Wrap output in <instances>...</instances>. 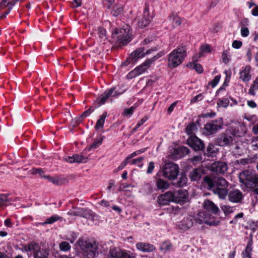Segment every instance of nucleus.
I'll use <instances>...</instances> for the list:
<instances>
[{
	"label": "nucleus",
	"instance_id": "obj_26",
	"mask_svg": "<svg viewBox=\"0 0 258 258\" xmlns=\"http://www.w3.org/2000/svg\"><path fill=\"white\" fill-rule=\"evenodd\" d=\"M205 210L209 212L216 214L219 211L218 207L211 201L205 200L203 204Z\"/></svg>",
	"mask_w": 258,
	"mask_h": 258
},
{
	"label": "nucleus",
	"instance_id": "obj_16",
	"mask_svg": "<svg viewBox=\"0 0 258 258\" xmlns=\"http://www.w3.org/2000/svg\"><path fill=\"white\" fill-rule=\"evenodd\" d=\"M187 143L195 151L202 150L204 147L202 141L196 136L189 137L187 140Z\"/></svg>",
	"mask_w": 258,
	"mask_h": 258
},
{
	"label": "nucleus",
	"instance_id": "obj_4",
	"mask_svg": "<svg viewBox=\"0 0 258 258\" xmlns=\"http://www.w3.org/2000/svg\"><path fill=\"white\" fill-rule=\"evenodd\" d=\"M239 178L240 182L247 188H253L258 185V175L252 170H246L241 172Z\"/></svg>",
	"mask_w": 258,
	"mask_h": 258
},
{
	"label": "nucleus",
	"instance_id": "obj_19",
	"mask_svg": "<svg viewBox=\"0 0 258 258\" xmlns=\"http://www.w3.org/2000/svg\"><path fill=\"white\" fill-rule=\"evenodd\" d=\"M194 217L189 216L184 218L181 221H180L177 226L182 230H186L192 226L194 224V221L195 220Z\"/></svg>",
	"mask_w": 258,
	"mask_h": 258
},
{
	"label": "nucleus",
	"instance_id": "obj_44",
	"mask_svg": "<svg viewBox=\"0 0 258 258\" xmlns=\"http://www.w3.org/2000/svg\"><path fill=\"white\" fill-rule=\"evenodd\" d=\"M48 252L44 249L41 248L40 250L35 255L34 258H48Z\"/></svg>",
	"mask_w": 258,
	"mask_h": 258
},
{
	"label": "nucleus",
	"instance_id": "obj_52",
	"mask_svg": "<svg viewBox=\"0 0 258 258\" xmlns=\"http://www.w3.org/2000/svg\"><path fill=\"white\" fill-rule=\"evenodd\" d=\"M229 101L228 99H222L219 100L217 102V105L219 107H226L229 104Z\"/></svg>",
	"mask_w": 258,
	"mask_h": 258
},
{
	"label": "nucleus",
	"instance_id": "obj_58",
	"mask_svg": "<svg viewBox=\"0 0 258 258\" xmlns=\"http://www.w3.org/2000/svg\"><path fill=\"white\" fill-rule=\"evenodd\" d=\"M203 99V96L202 93H200L196 96H195L193 98H192L190 100V103H194L199 102V101L202 100Z\"/></svg>",
	"mask_w": 258,
	"mask_h": 258
},
{
	"label": "nucleus",
	"instance_id": "obj_3",
	"mask_svg": "<svg viewBox=\"0 0 258 258\" xmlns=\"http://www.w3.org/2000/svg\"><path fill=\"white\" fill-rule=\"evenodd\" d=\"M186 55V48L180 46L174 49L168 55V66L174 68L179 66L183 61Z\"/></svg>",
	"mask_w": 258,
	"mask_h": 258
},
{
	"label": "nucleus",
	"instance_id": "obj_46",
	"mask_svg": "<svg viewBox=\"0 0 258 258\" xmlns=\"http://www.w3.org/2000/svg\"><path fill=\"white\" fill-rule=\"evenodd\" d=\"M18 1V0H3L0 4V8L2 9L8 6H10L11 7L13 6Z\"/></svg>",
	"mask_w": 258,
	"mask_h": 258
},
{
	"label": "nucleus",
	"instance_id": "obj_25",
	"mask_svg": "<svg viewBox=\"0 0 258 258\" xmlns=\"http://www.w3.org/2000/svg\"><path fill=\"white\" fill-rule=\"evenodd\" d=\"M40 249L41 247L39 245L34 242H32L28 245H25L24 247V250L28 253V254H33L34 257H35L36 253H37Z\"/></svg>",
	"mask_w": 258,
	"mask_h": 258
},
{
	"label": "nucleus",
	"instance_id": "obj_29",
	"mask_svg": "<svg viewBox=\"0 0 258 258\" xmlns=\"http://www.w3.org/2000/svg\"><path fill=\"white\" fill-rule=\"evenodd\" d=\"M44 178L47 179L50 182L56 185H61L64 184L67 180L60 177H50L49 175H45Z\"/></svg>",
	"mask_w": 258,
	"mask_h": 258
},
{
	"label": "nucleus",
	"instance_id": "obj_62",
	"mask_svg": "<svg viewBox=\"0 0 258 258\" xmlns=\"http://www.w3.org/2000/svg\"><path fill=\"white\" fill-rule=\"evenodd\" d=\"M155 167V164L153 162H150L147 170V173L151 174L153 172Z\"/></svg>",
	"mask_w": 258,
	"mask_h": 258
},
{
	"label": "nucleus",
	"instance_id": "obj_2",
	"mask_svg": "<svg viewBox=\"0 0 258 258\" xmlns=\"http://www.w3.org/2000/svg\"><path fill=\"white\" fill-rule=\"evenodd\" d=\"M77 243L87 258H95L98 254V244L96 241L80 238Z\"/></svg>",
	"mask_w": 258,
	"mask_h": 258
},
{
	"label": "nucleus",
	"instance_id": "obj_63",
	"mask_svg": "<svg viewBox=\"0 0 258 258\" xmlns=\"http://www.w3.org/2000/svg\"><path fill=\"white\" fill-rule=\"evenodd\" d=\"M242 45V42L238 40H234L232 43V47L236 49L239 48Z\"/></svg>",
	"mask_w": 258,
	"mask_h": 258
},
{
	"label": "nucleus",
	"instance_id": "obj_6",
	"mask_svg": "<svg viewBox=\"0 0 258 258\" xmlns=\"http://www.w3.org/2000/svg\"><path fill=\"white\" fill-rule=\"evenodd\" d=\"M68 214L72 216H80L92 221H97L99 220V217L98 215L95 214L92 211L87 209H75L69 212Z\"/></svg>",
	"mask_w": 258,
	"mask_h": 258
},
{
	"label": "nucleus",
	"instance_id": "obj_11",
	"mask_svg": "<svg viewBox=\"0 0 258 258\" xmlns=\"http://www.w3.org/2000/svg\"><path fill=\"white\" fill-rule=\"evenodd\" d=\"M223 124L222 118L211 121L205 125V128L209 134H212L221 128Z\"/></svg>",
	"mask_w": 258,
	"mask_h": 258
},
{
	"label": "nucleus",
	"instance_id": "obj_38",
	"mask_svg": "<svg viewBox=\"0 0 258 258\" xmlns=\"http://www.w3.org/2000/svg\"><path fill=\"white\" fill-rule=\"evenodd\" d=\"M217 148L212 144H209L207 149L206 154L209 156H214L217 152Z\"/></svg>",
	"mask_w": 258,
	"mask_h": 258
},
{
	"label": "nucleus",
	"instance_id": "obj_60",
	"mask_svg": "<svg viewBox=\"0 0 258 258\" xmlns=\"http://www.w3.org/2000/svg\"><path fill=\"white\" fill-rule=\"evenodd\" d=\"M251 145L253 150H258V137L254 138L252 140Z\"/></svg>",
	"mask_w": 258,
	"mask_h": 258
},
{
	"label": "nucleus",
	"instance_id": "obj_31",
	"mask_svg": "<svg viewBox=\"0 0 258 258\" xmlns=\"http://www.w3.org/2000/svg\"><path fill=\"white\" fill-rule=\"evenodd\" d=\"M107 116V113L106 112H103V113L100 116L99 118L97 121L95 125V128L96 130L98 131L103 128L105 120Z\"/></svg>",
	"mask_w": 258,
	"mask_h": 258
},
{
	"label": "nucleus",
	"instance_id": "obj_39",
	"mask_svg": "<svg viewBox=\"0 0 258 258\" xmlns=\"http://www.w3.org/2000/svg\"><path fill=\"white\" fill-rule=\"evenodd\" d=\"M190 69L195 70L198 73H202L203 71L202 66L197 63H189L187 66Z\"/></svg>",
	"mask_w": 258,
	"mask_h": 258
},
{
	"label": "nucleus",
	"instance_id": "obj_30",
	"mask_svg": "<svg viewBox=\"0 0 258 258\" xmlns=\"http://www.w3.org/2000/svg\"><path fill=\"white\" fill-rule=\"evenodd\" d=\"M212 48L210 45L208 44H203L199 48V57H202L206 55L207 53H211Z\"/></svg>",
	"mask_w": 258,
	"mask_h": 258
},
{
	"label": "nucleus",
	"instance_id": "obj_36",
	"mask_svg": "<svg viewBox=\"0 0 258 258\" xmlns=\"http://www.w3.org/2000/svg\"><path fill=\"white\" fill-rule=\"evenodd\" d=\"M187 181V178L186 176L184 174H181L176 182L172 183L173 185L175 186H183L185 185Z\"/></svg>",
	"mask_w": 258,
	"mask_h": 258
},
{
	"label": "nucleus",
	"instance_id": "obj_40",
	"mask_svg": "<svg viewBox=\"0 0 258 258\" xmlns=\"http://www.w3.org/2000/svg\"><path fill=\"white\" fill-rule=\"evenodd\" d=\"M144 160V158L143 157H140L139 158L131 159L130 162H128V163H130L133 165H136L140 168H142L143 166V161Z\"/></svg>",
	"mask_w": 258,
	"mask_h": 258
},
{
	"label": "nucleus",
	"instance_id": "obj_45",
	"mask_svg": "<svg viewBox=\"0 0 258 258\" xmlns=\"http://www.w3.org/2000/svg\"><path fill=\"white\" fill-rule=\"evenodd\" d=\"M123 11V8L120 5H116L113 7L111 14L113 16L117 17Z\"/></svg>",
	"mask_w": 258,
	"mask_h": 258
},
{
	"label": "nucleus",
	"instance_id": "obj_14",
	"mask_svg": "<svg viewBox=\"0 0 258 258\" xmlns=\"http://www.w3.org/2000/svg\"><path fill=\"white\" fill-rule=\"evenodd\" d=\"M145 56V48L144 47H140L135 50L130 54L127 58V61L128 62H134L135 63L139 59L143 58Z\"/></svg>",
	"mask_w": 258,
	"mask_h": 258
},
{
	"label": "nucleus",
	"instance_id": "obj_32",
	"mask_svg": "<svg viewBox=\"0 0 258 258\" xmlns=\"http://www.w3.org/2000/svg\"><path fill=\"white\" fill-rule=\"evenodd\" d=\"M252 249V240L250 238L247 242V246L244 251L243 252V258H251V251Z\"/></svg>",
	"mask_w": 258,
	"mask_h": 258
},
{
	"label": "nucleus",
	"instance_id": "obj_48",
	"mask_svg": "<svg viewBox=\"0 0 258 258\" xmlns=\"http://www.w3.org/2000/svg\"><path fill=\"white\" fill-rule=\"evenodd\" d=\"M145 151V149H140L137 151H135L134 152L132 153L131 154L128 155L125 159L130 162V160L132 159L133 158L135 157V156L139 155L141 154V153L144 152Z\"/></svg>",
	"mask_w": 258,
	"mask_h": 258
},
{
	"label": "nucleus",
	"instance_id": "obj_47",
	"mask_svg": "<svg viewBox=\"0 0 258 258\" xmlns=\"http://www.w3.org/2000/svg\"><path fill=\"white\" fill-rule=\"evenodd\" d=\"M102 142V138H97L96 139L93 143L91 145V146L89 147L88 150L90 151L92 149H96L98 148Z\"/></svg>",
	"mask_w": 258,
	"mask_h": 258
},
{
	"label": "nucleus",
	"instance_id": "obj_57",
	"mask_svg": "<svg viewBox=\"0 0 258 258\" xmlns=\"http://www.w3.org/2000/svg\"><path fill=\"white\" fill-rule=\"evenodd\" d=\"M220 78L221 76L220 75H217L215 76L213 81L210 83V85L212 87H215L218 84L220 80Z\"/></svg>",
	"mask_w": 258,
	"mask_h": 258
},
{
	"label": "nucleus",
	"instance_id": "obj_33",
	"mask_svg": "<svg viewBox=\"0 0 258 258\" xmlns=\"http://www.w3.org/2000/svg\"><path fill=\"white\" fill-rule=\"evenodd\" d=\"M169 21L173 27H176L180 25L182 20L176 14H172L169 17Z\"/></svg>",
	"mask_w": 258,
	"mask_h": 258
},
{
	"label": "nucleus",
	"instance_id": "obj_61",
	"mask_svg": "<svg viewBox=\"0 0 258 258\" xmlns=\"http://www.w3.org/2000/svg\"><path fill=\"white\" fill-rule=\"evenodd\" d=\"M134 109L133 107H131L128 109H125L123 112V115L126 116L130 117L133 113Z\"/></svg>",
	"mask_w": 258,
	"mask_h": 258
},
{
	"label": "nucleus",
	"instance_id": "obj_1",
	"mask_svg": "<svg viewBox=\"0 0 258 258\" xmlns=\"http://www.w3.org/2000/svg\"><path fill=\"white\" fill-rule=\"evenodd\" d=\"M204 181L209 188H213V192L220 199H225L228 194V182L224 178L217 177L212 179L206 177Z\"/></svg>",
	"mask_w": 258,
	"mask_h": 258
},
{
	"label": "nucleus",
	"instance_id": "obj_54",
	"mask_svg": "<svg viewBox=\"0 0 258 258\" xmlns=\"http://www.w3.org/2000/svg\"><path fill=\"white\" fill-rule=\"evenodd\" d=\"M31 172L33 174H39L42 178H44V176L46 175L44 174V171L41 168H34L32 170H31Z\"/></svg>",
	"mask_w": 258,
	"mask_h": 258
},
{
	"label": "nucleus",
	"instance_id": "obj_35",
	"mask_svg": "<svg viewBox=\"0 0 258 258\" xmlns=\"http://www.w3.org/2000/svg\"><path fill=\"white\" fill-rule=\"evenodd\" d=\"M156 185L159 189L164 190L169 187L168 182L161 178H157L156 181Z\"/></svg>",
	"mask_w": 258,
	"mask_h": 258
},
{
	"label": "nucleus",
	"instance_id": "obj_43",
	"mask_svg": "<svg viewBox=\"0 0 258 258\" xmlns=\"http://www.w3.org/2000/svg\"><path fill=\"white\" fill-rule=\"evenodd\" d=\"M179 155L180 157L184 156V155L188 154L189 151V149L184 146H181L179 147L175 151Z\"/></svg>",
	"mask_w": 258,
	"mask_h": 258
},
{
	"label": "nucleus",
	"instance_id": "obj_8",
	"mask_svg": "<svg viewBox=\"0 0 258 258\" xmlns=\"http://www.w3.org/2000/svg\"><path fill=\"white\" fill-rule=\"evenodd\" d=\"M135 255L131 251L118 247H110L107 258H134Z\"/></svg>",
	"mask_w": 258,
	"mask_h": 258
},
{
	"label": "nucleus",
	"instance_id": "obj_15",
	"mask_svg": "<svg viewBox=\"0 0 258 258\" xmlns=\"http://www.w3.org/2000/svg\"><path fill=\"white\" fill-rule=\"evenodd\" d=\"M153 16L149 12V7L146 6L144 9L143 17L138 22V26L140 28L146 27L152 19Z\"/></svg>",
	"mask_w": 258,
	"mask_h": 258
},
{
	"label": "nucleus",
	"instance_id": "obj_21",
	"mask_svg": "<svg viewBox=\"0 0 258 258\" xmlns=\"http://www.w3.org/2000/svg\"><path fill=\"white\" fill-rule=\"evenodd\" d=\"M227 165L223 162H216L212 163L210 166V169L219 173H222L227 171Z\"/></svg>",
	"mask_w": 258,
	"mask_h": 258
},
{
	"label": "nucleus",
	"instance_id": "obj_23",
	"mask_svg": "<svg viewBox=\"0 0 258 258\" xmlns=\"http://www.w3.org/2000/svg\"><path fill=\"white\" fill-rule=\"evenodd\" d=\"M229 200L232 203H239L243 198L242 192L238 189L231 190L228 194Z\"/></svg>",
	"mask_w": 258,
	"mask_h": 258
},
{
	"label": "nucleus",
	"instance_id": "obj_22",
	"mask_svg": "<svg viewBox=\"0 0 258 258\" xmlns=\"http://www.w3.org/2000/svg\"><path fill=\"white\" fill-rule=\"evenodd\" d=\"M199 218L197 220L199 223H205L211 226L218 225L220 221L219 220H209L207 218V215L204 212H200L198 214Z\"/></svg>",
	"mask_w": 258,
	"mask_h": 258
},
{
	"label": "nucleus",
	"instance_id": "obj_59",
	"mask_svg": "<svg viewBox=\"0 0 258 258\" xmlns=\"http://www.w3.org/2000/svg\"><path fill=\"white\" fill-rule=\"evenodd\" d=\"M128 162H129L125 159L121 162L120 165L116 169L114 170V172H117L118 171L123 169L127 164Z\"/></svg>",
	"mask_w": 258,
	"mask_h": 258
},
{
	"label": "nucleus",
	"instance_id": "obj_49",
	"mask_svg": "<svg viewBox=\"0 0 258 258\" xmlns=\"http://www.w3.org/2000/svg\"><path fill=\"white\" fill-rule=\"evenodd\" d=\"M222 59L224 63L225 64L228 63L230 59V56L228 51L225 50L222 54Z\"/></svg>",
	"mask_w": 258,
	"mask_h": 258
},
{
	"label": "nucleus",
	"instance_id": "obj_24",
	"mask_svg": "<svg viewBox=\"0 0 258 258\" xmlns=\"http://www.w3.org/2000/svg\"><path fill=\"white\" fill-rule=\"evenodd\" d=\"M136 247L139 250L143 252H151L156 249L154 245L145 242L137 243Z\"/></svg>",
	"mask_w": 258,
	"mask_h": 258
},
{
	"label": "nucleus",
	"instance_id": "obj_34",
	"mask_svg": "<svg viewBox=\"0 0 258 258\" xmlns=\"http://www.w3.org/2000/svg\"><path fill=\"white\" fill-rule=\"evenodd\" d=\"M203 174L202 170L201 169H196L193 170L190 173V178L191 180H199Z\"/></svg>",
	"mask_w": 258,
	"mask_h": 258
},
{
	"label": "nucleus",
	"instance_id": "obj_28",
	"mask_svg": "<svg viewBox=\"0 0 258 258\" xmlns=\"http://www.w3.org/2000/svg\"><path fill=\"white\" fill-rule=\"evenodd\" d=\"M15 200L12 198L9 197L7 194L0 195V207H5L11 204V202Z\"/></svg>",
	"mask_w": 258,
	"mask_h": 258
},
{
	"label": "nucleus",
	"instance_id": "obj_41",
	"mask_svg": "<svg viewBox=\"0 0 258 258\" xmlns=\"http://www.w3.org/2000/svg\"><path fill=\"white\" fill-rule=\"evenodd\" d=\"M258 86V77L255 78L254 81L250 87L248 93L249 94L254 95L255 94V90H257Z\"/></svg>",
	"mask_w": 258,
	"mask_h": 258
},
{
	"label": "nucleus",
	"instance_id": "obj_9",
	"mask_svg": "<svg viewBox=\"0 0 258 258\" xmlns=\"http://www.w3.org/2000/svg\"><path fill=\"white\" fill-rule=\"evenodd\" d=\"M235 137L230 129L221 135L218 140V143L221 146L230 145L235 141Z\"/></svg>",
	"mask_w": 258,
	"mask_h": 258
},
{
	"label": "nucleus",
	"instance_id": "obj_10",
	"mask_svg": "<svg viewBox=\"0 0 258 258\" xmlns=\"http://www.w3.org/2000/svg\"><path fill=\"white\" fill-rule=\"evenodd\" d=\"M230 130L233 135L240 137L246 134L247 128L245 123L236 122L232 125Z\"/></svg>",
	"mask_w": 258,
	"mask_h": 258
},
{
	"label": "nucleus",
	"instance_id": "obj_53",
	"mask_svg": "<svg viewBox=\"0 0 258 258\" xmlns=\"http://www.w3.org/2000/svg\"><path fill=\"white\" fill-rule=\"evenodd\" d=\"M147 117L145 116L139 120L136 126L133 129V132H136L138 128L142 126L147 121Z\"/></svg>",
	"mask_w": 258,
	"mask_h": 258
},
{
	"label": "nucleus",
	"instance_id": "obj_13",
	"mask_svg": "<svg viewBox=\"0 0 258 258\" xmlns=\"http://www.w3.org/2000/svg\"><path fill=\"white\" fill-rule=\"evenodd\" d=\"M174 203L183 204L188 201V193L185 190H178L174 191Z\"/></svg>",
	"mask_w": 258,
	"mask_h": 258
},
{
	"label": "nucleus",
	"instance_id": "obj_7",
	"mask_svg": "<svg viewBox=\"0 0 258 258\" xmlns=\"http://www.w3.org/2000/svg\"><path fill=\"white\" fill-rule=\"evenodd\" d=\"M178 167L172 163L165 164L162 168L163 176L169 180L174 179L178 174Z\"/></svg>",
	"mask_w": 258,
	"mask_h": 258
},
{
	"label": "nucleus",
	"instance_id": "obj_51",
	"mask_svg": "<svg viewBox=\"0 0 258 258\" xmlns=\"http://www.w3.org/2000/svg\"><path fill=\"white\" fill-rule=\"evenodd\" d=\"M59 248L61 250L67 251L70 249L71 245L68 242L63 241L59 244Z\"/></svg>",
	"mask_w": 258,
	"mask_h": 258
},
{
	"label": "nucleus",
	"instance_id": "obj_50",
	"mask_svg": "<svg viewBox=\"0 0 258 258\" xmlns=\"http://www.w3.org/2000/svg\"><path fill=\"white\" fill-rule=\"evenodd\" d=\"M61 219V217L57 215H54L51 217L47 218V223L48 224H52L56 221Z\"/></svg>",
	"mask_w": 258,
	"mask_h": 258
},
{
	"label": "nucleus",
	"instance_id": "obj_12",
	"mask_svg": "<svg viewBox=\"0 0 258 258\" xmlns=\"http://www.w3.org/2000/svg\"><path fill=\"white\" fill-rule=\"evenodd\" d=\"M120 95L117 92H114V88H111L109 90L105 92L103 94L100 95L96 100L97 106L99 107L100 105L104 104L107 99L111 96L116 97Z\"/></svg>",
	"mask_w": 258,
	"mask_h": 258
},
{
	"label": "nucleus",
	"instance_id": "obj_56",
	"mask_svg": "<svg viewBox=\"0 0 258 258\" xmlns=\"http://www.w3.org/2000/svg\"><path fill=\"white\" fill-rule=\"evenodd\" d=\"M195 128L196 125L194 123H190L188 124L186 128V133L188 135L192 134Z\"/></svg>",
	"mask_w": 258,
	"mask_h": 258
},
{
	"label": "nucleus",
	"instance_id": "obj_18",
	"mask_svg": "<svg viewBox=\"0 0 258 258\" xmlns=\"http://www.w3.org/2000/svg\"><path fill=\"white\" fill-rule=\"evenodd\" d=\"M174 191H168L158 198V202L160 205H166L169 202H174Z\"/></svg>",
	"mask_w": 258,
	"mask_h": 258
},
{
	"label": "nucleus",
	"instance_id": "obj_5",
	"mask_svg": "<svg viewBox=\"0 0 258 258\" xmlns=\"http://www.w3.org/2000/svg\"><path fill=\"white\" fill-rule=\"evenodd\" d=\"M158 57L155 56L151 58L146 59L143 63L137 67L130 72L126 76L128 79H131L145 72Z\"/></svg>",
	"mask_w": 258,
	"mask_h": 258
},
{
	"label": "nucleus",
	"instance_id": "obj_64",
	"mask_svg": "<svg viewBox=\"0 0 258 258\" xmlns=\"http://www.w3.org/2000/svg\"><path fill=\"white\" fill-rule=\"evenodd\" d=\"M247 105L251 108H255L257 106L256 103L253 100H248L247 101Z\"/></svg>",
	"mask_w": 258,
	"mask_h": 258
},
{
	"label": "nucleus",
	"instance_id": "obj_37",
	"mask_svg": "<svg viewBox=\"0 0 258 258\" xmlns=\"http://www.w3.org/2000/svg\"><path fill=\"white\" fill-rule=\"evenodd\" d=\"M231 152L236 157L240 156L242 153L241 147L238 145H233L231 148Z\"/></svg>",
	"mask_w": 258,
	"mask_h": 258
},
{
	"label": "nucleus",
	"instance_id": "obj_27",
	"mask_svg": "<svg viewBox=\"0 0 258 258\" xmlns=\"http://www.w3.org/2000/svg\"><path fill=\"white\" fill-rule=\"evenodd\" d=\"M118 33H113V37H117V41L123 45L126 44L131 39V36L129 33H123L121 36H117Z\"/></svg>",
	"mask_w": 258,
	"mask_h": 258
},
{
	"label": "nucleus",
	"instance_id": "obj_55",
	"mask_svg": "<svg viewBox=\"0 0 258 258\" xmlns=\"http://www.w3.org/2000/svg\"><path fill=\"white\" fill-rule=\"evenodd\" d=\"M221 208L225 214H229L233 212V208L229 206L223 205L221 207Z\"/></svg>",
	"mask_w": 258,
	"mask_h": 258
},
{
	"label": "nucleus",
	"instance_id": "obj_17",
	"mask_svg": "<svg viewBox=\"0 0 258 258\" xmlns=\"http://www.w3.org/2000/svg\"><path fill=\"white\" fill-rule=\"evenodd\" d=\"M63 160L70 163H85L88 161V158L82 155L74 154L72 156H65Z\"/></svg>",
	"mask_w": 258,
	"mask_h": 258
},
{
	"label": "nucleus",
	"instance_id": "obj_20",
	"mask_svg": "<svg viewBox=\"0 0 258 258\" xmlns=\"http://www.w3.org/2000/svg\"><path fill=\"white\" fill-rule=\"evenodd\" d=\"M251 67L250 66H246L242 68L239 72V79L244 82H249L251 78Z\"/></svg>",
	"mask_w": 258,
	"mask_h": 258
},
{
	"label": "nucleus",
	"instance_id": "obj_42",
	"mask_svg": "<svg viewBox=\"0 0 258 258\" xmlns=\"http://www.w3.org/2000/svg\"><path fill=\"white\" fill-rule=\"evenodd\" d=\"M130 31L131 27L128 24L123 23L120 27L116 28L114 32H130Z\"/></svg>",
	"mask_w": 258,
	"mask_h": 258
}]
</instances>
